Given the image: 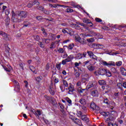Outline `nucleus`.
<instances>
[{
    "label": "nucleus",
    "mask_w": 126,
    "mask_h": 126,
    "mask_svg": "<svg viewBox=\"0 0 126 126\" xmlns=\"http://www.w3.org/2000/svg\"><path fill=\"white\" fill-rule=\"evenodd\" d=\"M87 53L89 56L90 58H91V59H94V60L98 61L99 62H100L101 64H102V65H104L105 66H108V67L109 66H115V65H116L115 64V62L113 61L107 63V62L102 60V59L98 58L95 55H94L92 51H88Z\"/></svg>",
    "instance_id": "f257e3e1"
},
{
    "label": "nucleus",
    "mask_w": 126,
    "mask_h": 126,
    "mask_svg": "<svg viewBox=\"0 0 126 126\" xmlns=\"http://www.w3.org/2000/svg\"><path fill=\"white\" fill-rule=\"evenodd\" d=\"M27 12L25 11L18 12V14L14 13V11H12L11 20L13 22H20L23 20V18H26Z\"/></svg>",
    "instance_id": "f03ea898"
},
{
    "label": "nucleus",
    "mask_w": 126,
    "mask_h": 126,
    "mask_svg": "<svg viewBox=\"0 0 126 126\" xmlns=\"http://www.w3.org/2000/svg\"><path fill=\"white\" fill-rule=\"evenodd\" d=\"M74 38L76 41V42H79V43H81V44H83V45H84L85 44H86V41L84 39H81L80 37H79V35H78V34L76 33L74 36Z\"/></svg>",
    "instance_id": "7ed1b4c3"
},
{
    "label": "nucleus",
    "mask_w": 126,
    "mask_h": 126,
    "mask_svg": "<svg viewBox=\"0 0 126 126\" xmlns=\"http://www.w3.org/2000/svg\"><path fill=\"white\" fill-rule=\"evenodd\" d=\"M76 90L78 91V93H80V94L83 93V92L85 91V89H83L81 88V82L79 81L77 83Z\"/></svg>",
    "instance_id": "20e7f679"
},
{
    "label": "nucleus",
    "mask_w": 126,
    "mask_h": 126,
    "mask_svg": "<svg viewBox=\"0 0 126 126\" xmlns=\"http://www.w3.org/2000/svg\"><path fill=\"white\" fill-rule=\"evenodd\" d=\"M97 82L95 81L89 82L87 86V89H90V88H97Z\"/></svg>",
    "instance_id": "39448f33"
},
{
    "label": "nucleus",
    "mask_w": 126,
    "mask_h": 126,
    "mask_svg": "<svg viewBox=\"0 0 126 126\" xmlns=\"http://www.w3.org/2000/svg\"><path fill=\"white\" fill-rule=\"evenodd\" d=\"M91 95L93 97H98L99 96V91L97 88H92L91 90Z\"/></svg>",
    "instance_id": "423d86ee"
},
{
    "label": "nucleus",
    "mask_w": 126,
    "mask_h": 126,
    "mask_svg": "<svg viewBox=\"0 0 126 126\" xmlns=\"http://www.w3.org/2000/svg\"><path fill=\"white\" fill-rule=\"evenodd\" d=\"M74 59V56L72 55H70L68 57L62 61V64L64 65L66 63H69L72 61Z\"/></svg>",
    "instance_id": "0eeeda50"
},
{
    "label": "nucleus",
    "mask_w": 126,
    "mask_h": 126,
    "mask_svg": "<svg viewBox=\"0 0 126 126\" xmlns=\"http://www.w3.org/2000/svg\"><path fill=\"white\" fill-rule=\"evenodd\" d=\"M105 71H106V69L99 68L97 71L94 72L95 75H105Z\"/></svg>",
    "instance_id": "6e6552de"
},
{
    "label": "nucleus",
    "mask_w": 126,
    "mask_h": 126,
    "mask_svg": "<svg viewBox=\"0 0 126 126\" xmlns=\"http://www.w3.org/2000/svg\"><path fill=\"white\" fill-rule=\"evenodd\" d=\"M13 82L15 85L14 90H15V91L17 92H18L20 89V86H19V83L15 80H13Z\"/></svg>",
    "instance_id": "1a4fd4ad"
},
{
    "label": "nucleus",
    "mask_w": 126,
    "mask_h": 126,
    "mask_svg": "<svg viewBox=\"0 0 126 126\" xmlns=\"http://www.w3.org/2000/svg\"><path fill=\"white\" fill-rule=\"evenodd\" d=\"M118 116V113L116 111H112L111 114H110V117H112V118L109 117V121H114L115 119H116V117Z\"/></svg>",
    "instance_id": "9d476101"
},
{
    "label": "nucleus",
    "mask_w": 126,
    "mask_h": 126,
    "mask_svg": "<svg viewBox=\"0 0 126 126\" xmlns=\"http://www.w3.org/2000/svg\"><path fill=\"white\" fill-rule=\"evenodd\" d=\"M103 103H105V104H107V105H110V107H112L111 109L113 110V108H114L116 105V103L115 102L110 103V101L108 100V99H105L103 100Z\"/></svg>",
    "instance_id": "9b49d317"
},
{
    "label": "nucleus",
    "mask_w": 126,
    "mask_h": 126,
    "mask_svg": "<svg viewBox=\"0 0 126 126\" xmlns=\"http://www.w3.org/2000/svg\"><path fill=\"white\" fill-rule=\"evenodd\" d=\"M120 71L122 75L126 76V69L124 67H121L120 68Z\"/></svg>",
    "instance_id": "f8f14e48"
},
{
    "label": "nucleus",
    "mask_w": 126,
    "mask_h": 126,
    "mask_svg": "<svg viewBox=\"0 0 126 126\" xmlns=\"http://www.w3.org/2000/svg\"><path fill=\"white\" fill-rule=\"evenodd\" d=\"M49 92L51 95H55L56 90H55V89L53 87V85H51L49 87Z\"/></svg>",
    "instance_id": "ddd939ff"
},
{
    "label": "nucleus",
    "mask_w": 126,
    "mask_h": 126,
    "mask_svg": "<svg viewBox=\"0 0 126 126\" xmlns=\"http://www.w3.org/2000/svg\"><path fill=\"white\" fill-rule=\"evenodd\" d=\"M81 120L84 121V122H86V123H88L89 122V118L86 117V115H83L81 117Z\"/></svg>",
    "instance_id": "4468645a"
},
{
    "label": "nucleus",
    "mask_w": 126,
    "mask_h": 126,
    "mask_svg": "<svg viewBox=\"0 0 126 126\" xmlns=\"http://www.w3.org/2000/svg\"><path fill=\"white\" fill-rule=\"evenodd\" d=\"M91 108L93 109V110H99L98 106H96V104H95V103L93 102H92L91 104Z\"/></svg>",
    "instance_id": "2eb2a0df"
},
{
    "label": "nucleus",
    "mask_w": 126,
    "mask_h": 126,
    "mask_svg": "<svg viewBox=\"0 0 126 126\" xmlns=\"http://www.w3.org/2000/svg\"><path fill=\"white\" fill-rule=\"evenodd\" d=\"M105 74H106L107 77H111L112 76V73L108 69H105Z\"/></svg>",
    "instance_id": "dca6fc26"
},
{
    "label": "nucleus",
    "mask_w": 126,
    "mask_h": 126,
    "mask_svg": "<svg viewBox=\"0 0 126 126\" xmlns=\"http://www.w3.org/2000/svg\"><path fill=\"white\" fill-rule=\"evenodd\" d=\"M100 114L104 117H108L110 115V112H105V111H100Z\"/></svg>",
    "instance_id": "f3484780"
},
{
    "label": "nucleus",
    "mask_w": 126,
    "mask_h": 126,
    "mask_svg": "<svg viewBox=\"0 0 126 126\" xmlns=\"http://www.w3.org/2000/svg\"><path fill=\"white\" fill-rule=\"evenodd\" d=\"M115 45L116 46H120V47H126V43L124 42H117Z\"/></svg>",
    "instance_id": "a211bd4d"
},
{
    "label": "nucleus",
    "mask_w": 126,
    "mask_h": 126,
    "mask_svg": "<svg viewBox=\"0 0 126 126\" xmlns=\"http://www.w3.org/2000/svg\"><path fill=\"white\" fill-rule=\"evenodd\" d=\"M79 102L82 105H86V100L84 98H81L79 100Z\"/></svg>",
    "instance_id": "6ab92c4d"
},
{
    "label": "nucleus",
    "mask_w": 126,
    "mask_h": 126,
    "mask_svg": "<svg viewBox=\"0 0 126 126\" xmlns=\"http://www.w3.org/2000/svg\"><path fill=\"white\" fill-rule=\"evenodd\" d=\"M43 79V77L42 76H39L35 78V81L38 82V83H40L41 82V80Z\"/></svg>",
    "instance_id": "aec40b11"
},
{
    "label": "nucleus",
    "mask_w": 126,
    "mask_h": 126,
    "mask_svg": "<svg viewBox=\"0 0 126 126\" xmlns=\"http://www.w3.org/2000/svg\"><path fill=\"white\" fill-rule=\"evenodd\" d=\"M0 35L4 37V38H7V34L2 32V31H0Z\"/></svg>",
    "instance_id": "412c9836"
},
{
    "label": "nucleus",
    "mask_w": 126,
    "mask_h": 126,
    "mask_svg": "<svg viewBox=\"0 0 126 126\" xmlns=\"http://www.w3.org/2000/svg\"><path fill=\"white\" fill-rule=\"evenodd\" d=\"M76 59L77 60H80V59H82V54L81 53L77 54L76 56Z\"/></svg>",
    "instance_id": "4be33fe9"
},
{
    "label": "nucleus",
    "mask_w": 126,
    "mask_h": 126,
    "mask_svg": "<svg viewBox=\"0 0 126 126\" xmlns=\"http://www.w3.org/2000/svg\"><path fill=\"white\" fill-rule=\"evenodd\" d=\"M74 122L75 124H76V125H79V126L81 125V121H80L79 119H76V120Z\"/></svg>",
    "instance_id": "5701e85b"
},
{
    "label": "nucleus",
    "mask_w": 126,
    "mask_h": 126,
    "mask_svg": "<svg viewBox=\"0 0 126 126\" xmlns=\"http://www.w3.org/2000/svg\"><path fill=\"white\" fill-rule=\"evenodd\" d=\"M87 68H88V69H89V70H90V71H92L94 70V66H93L92 65L88 66Z\"/></svg>",
    "instance_id": "b1692460"
},
{
    "label": "nucleus",
    "mask_w": 126,
    "mask_h": 126,
    "mask_svg": "<svg viewBox=\"0 0 126 126\" xmlns=\"http://www.w3.org/2000/svg\"><path fill=\"white\" fill-rule=\"evenodd\" d=\"M98 83L100 85H105V84H106V82L104 80H99Z\"/></svg>",
    "instance_id": "393cba45"
},
{
    "label": "nucleus",
    "mask_w": 126,
    "mask_h": 126,
    "mask_svg": "<svg viewBox=\"0 0 126 126\" xmlns=\"http://www.w3.org/2000/svg\"><path fill=\"white\" fill-rule=\"evenodd\" d=\"M68 90L69 92H73L74 91V88L73 86H70L68 88Z\"/></svg>",
    "instance_id": "a878e982"
},
{
    "label": "nucleus",
    "mask_w": 126,
    "mask_h": 126,
    "mask_svg": "<svg viewBox=\"0 0 126 126\" xmlns=\"http://www.w3.org/2000/svg\"><path fill=\"white\" fill-rule=\"evenodd\" d=\"M29 67H30V70H32V72H35V70H36V69H35V67H34L33 66L30 65Z\"/></svg>",
    "instance_id": "bb28decb"
},
{
    "label": "nucleus",
    "mask_w": 126,
    "mask_h": 126,
    "mask_svg": "<svg viewBox=\"0 0 126 126\" xmlns=\"http://www.w3.org/2000/svg\"><path fill=\"white\" fill-rule=\"evenodd\" d=\"M56 43L55 42H52L51 44L50 49H54V48H56Z\"/></svg>",
    "instance_id": "cd10ccee"
},
{
    "label": "nucleus",
    "mask_w": 126,
    "mask_h": 126,
    "mask_svg": "<svg viewBox=\"0 0 126 126\" xmlns=\"http://www.w3.org/2000/svg\"><path fill=\"white\" fill-rule=\"evenodd\" d=\"M122 64H123V62H122V61H119L116 63V65L117 66H121Z\"/></svg>",
    "instance_id": "c85d7f7f"
},
{
    "label": "nucleus",
    "mask_w": 126,
    "mask_h": 126,
    "mask_svg": "<svg viewBox=\"0 0 126 126\" xmlns=\"http://www.w3.org/2000/svg\"><path fill=\"white\" fill-rule=\"evenodd\" d=\"M42 42H43V43H45L46 44H48V43H50V39H43Z\"/></svg>",
    "instance_id": "c756f323"
},
{
    "label": "nucleus",
    "mask_w": 126,
    "mask_h": 126,
    "mask_svg": "<svg viewBox=\"0 0 126 126\" xmlns=\"http://www.w3.org/2000/svg\"><path fill=\"white\" fill-rule=\"evenodd\" d=\"M74 47V45L73 44H70L68 46V49H69V50H72Z\"/></svg>",
    "instance_id": "7c9ffc66"
},
{
    "label": "nucleus",
    "mask_w": 126,
    "mask_h": 126,
    "mask_svg": "<svg viewBox=\"0 0 126 126\" xmlns=\"http://www.w3.org/2000/svg\"><path fill=\"white\" fill-rule=\"evenodd\" d=\"M63 84L65 87H67V86H68V83H67V82L65 80H63Z\"/></svg>",
    "instance_id": "2f4dec72"
},
{
    "label": "nucleus",
    "mask_w": 126,
    "mask_h": 126,
    "mask_svg": "<svg viewBox=\"0 0 126 126\" xmlns=\"http://www.w3.org/2000/svg\"><path fill=\"white\" fill-rule=\"evenodd\" d=\"M96 47V49H103V48H104V45L101 44H97Z\"/></svg>",
    "instance_id": "473e14b6"
},
{
    "label": "nucleus",
    "mask_w": 126,
    "mask_h": 126,
    "mask_svg": "<svg viewBox=\"0 0 126 126\" xmlns=\"http://www.w3.org/2000/svg\"><path fill=\"white\" fill-rule=\"evenodd\" d=\"M87 41H88V42H89L90 43H92V42H94L95 41V39L94 38H91L87 39Z\"/></svg>",
    "instance_id": "72a5a7b5"
},
{
    "label": "nucleus",
    "mask_w": 126,
    "mask_h": 126,
    "mask_svg": "<svg viewBox=\"0 0 126 126\" xmlns=\"http://www.w3.org/2000/svg\"><path fill=\"white\" fill-rule=\"evenodd\" d=\"M4 69L6 71H8V72H10V71H11V69H12V68L11 67H10L9 68H5L4 67Z\"/></svg>",
    "instance_id": "f704fd0d"
},
{
    "label": "nucleus",
    "mask_w": 126,
    "mask_h": 126,
    "mask_svg": "<svg viewBox=\"0 0 126 126\" xmlns=\"http://www.w3.org/2000/svg\"><path fill=\"white\" fill-rule=\"evenodd\" d=\"M33 38L35 41H39V40H40V37H39L37 35H34Z\"/></svg>",
    "instance_id": "c9c22d12"
},
{
    "label": "nucleus",
    "mask_w": 126,
    "mask_h": 126,
    "mask_svg": "<svg viewBox=\"0 0 126 126\" xmlns=\"http://www.w3.org/2000/svg\"><path fill=\"white\" fill-rule=\"evenodd\" d=\"M24 24L25 27H27L30 25V23H29V22H24Z\"/></svg>",
    "instance_id": "e433bc0d"
},
{
    "label": "nucleus",
    "mask_w": 126,
    "mask_h": 126,
    "mask_svg": "<svg viewBox=\"0 0 126 126\" xmlns=\"http://www.w3.org/2000/svg\"><path fill=\"white\" fill-rule=\"evenodd\" d=\"M65 100L67 102V103H68L69 104L71 105V102H71V100H70V99L68 98V97H66Z\"/></svg>",
    "instance_id": "4c0bfd02"
},
{
    "label": "nucleus",
    "mask_w": 126,
    "mask_h": 126,
    "mask_svg": "<svg viewBox=\"0 0 126 126\" xmlns=\"http://www.w3.org/2000/svg\"><path fill=\"white\" fill-rule=\"evenodd\" d=\"M111 70L112 72H113V73H117V69H116V68H115V67L112 68L111 69Z\"/></svg>",
    "instance_id": "58836bf2"
},
{
    "label": "nucleus",
    "mask_w": 126,
    "mask_h": 126,
    "mask_svg": "<svg viewBox=\"0 0 126 126\" xmlns=\"http://www.w3.org/2000/svg\"><path fill=\"white\" fill-rule=\"evenodd\" d=\"M88 81V78H83L82 79V82H83V83H84L85 82H86Z\"/></svg>",
    "instance_id": "ea45409f"
},
{
    "label": "nucleus",
    "mask_w": 126,
    "mask_h": 126,
    "mask_svg": "<svg viewBox=\"0 0 126 126\" xmlns=\"http://www.w3.org/2000/svg\"><path fill=\"white\" fill-rule=\"evenodd\" d=\"M119 52H115L111 54V53H108V55H110V56H116V55H119Z\"/></svg>",
    "instance_id": "a19ab883"
},
{
    "label": "nucleus",
    "mask_w": 126,
    "mask_h": 126,
    "mask_svg": "<svg viewBox=\"0 0 126 126\" xmlns=\"http://www.w3.org/2000/svg\"><path fill=\"white\" fill-rule=\"evenodd\" d=\"M77 115L78 116V117H82V112H81V111H78L77 113Z\"/></svg>",
    "instance_id": "79ce46f5"
},
{
    "label": "nucleus",
    "mask_w": 126,
    "mask_h": 126,
    "mask_svg": "<svg viewBox=\"0 0 126 126\" xmlns=\"http://www.w3.org/2000/svg\"><path fill=\"white\" fill-rule=\"evenodd\" d=\"M45 69L46 70H48V69H50V63H47L46 64V66L45 67Z\"/></svg>",
    "instance_id": "37998d69"
},
{
    "label": "nucleus",
    "mask_w": 126,
    "mask_h": 126,
    "mask_svg": "<svg viewBox=\"0 0 126 126\" xmlns=\"http://www.w3.org/2000/svg\"><path fill=\"white\" fill-rule=\"evenodd\" d=\"M35 115H36V116H41V111L37 110Z\"/></svg>",
    "instance_id": "c03bdc74"
},
{
    "label": "nucleus",
    "mask_w": 126,
    "mask_h": 126,
    "mask_svg": "<svg viewBox=\"0 0 126 126\" xmlns=\"http://www.w3.org/2000/svg\"><path fill=\"white\" fill-rule=\"evenodd\" d=\"M59 53H60V54H63V48H59L58 49Z\"/></svg>",
    "instance_id": "a18cd8bd"
},
{
    "label": "nucleus",
    "mask_w": 126,
    "mask_h": 126,
    "mask_svg": "<svg viewBox=\"0 0 126 126\" xmlns=\"http://www.w3.org/2000/svg\"><path fill=\"white\" fill-rule=\"evenodd\" d=\"M38 44L40 46V47L41 48H44L45 47V46L44 45V44L43 43H42V42H40L38 43Z\"/></svg>",
    "instance_id": "49530a36"
},
{
    "label": "nucleus",
    "mask_w": 126,
    "mask_h": 126,
    "mask_svg": "<svg viewBox=\"0 0 126 126\" xmlns=\"http://www.w3.org/2000/svg\"><path fill=\"white\" fill-rule=\"evenodd\" d=\"M117 86L119 88V89L122 90V87L121 86H123V85H122V83H119L117 84Z\"/></svg>",
    "instance_id": "de8ad7c7"
},
{
    "label": "nucleus",
    "mask_w": 126,
    "mask_h": 126,
    "mask_svg": "<svg viewBox=\"0 0 126 126\" xmlns=\"http://www.w3.org/2000/svg\"><path fill=\"white\" fill-rule=\"evenodd\" d=\"M75 77L77 78V77H79V76H80V73H79V72H76L75 74Z\"/></svg>",
    "instance_id": "09e8293b"
},
{
    "label": "nucleus",
    "mask_w": 126,
    "mask_h": 126,
    "mask_svg": "<svg viewBox=\"0 0 126 126\" xmlns=\"http://www.w3.org/2000/svg\"><path fill=\"white\" fill-rule=\"evenodd\" d=\"M81 64V63H77V62H76L75 63V67H77V66H79V64Z\"/></svg>",
    "instance_id": "8fccbe9b"
},
{
    "label": "nucleus",
    "mask_w": 126,
    "mask_h": 126,
    "mask_svg": "<svg viewBox=\"0 0 126 126\" xmlns=\"http://www.w3.org/2000/svg\"><path fill=\"white\" fill-rule=\"evenodd\" d=\"M73 26L75 27V28L76 29H80V28L79 27V26H78L76 24H73Z\"/></svg>",
    "instance_id": "3c124183"
},
{
    "label": "nucleus",
    "mask_w": 126,
    "mask_h": 126,
    "mask_svg": "<svg viewBox=\"0 0 126 126\" xmlns=\"http://www.w3.org/2000/svg\"><path fill=\"white\" fill-rule=\"evenodd\" d=\"M95 21H96V22H102V20H101V19L98 18H95Z\"/></svg>",
    "instance_id": "603ef678"
},
{
    "label": "nucleus",
    "mask_w": 126,
    "mask_h": 126,
    "mask_svg": "<svg viewBox=\"0 0 126 126\" xmlns=\"http://www.w3.org/2000/svg\"><path fill=\"white\" fill-rule=\"evenodd\" d=\"M81 36H82V37H84V38H85V37H88L90 35H89V34H81Z\"/></svg>",
    "instance_id": "864d4df0"
},
{
    "label": "nucleus",
    "mask_w": 126,
    "mask_h": 126,
    "mask_svg": "<svg viewBox=\"0 0 126 126\" xmlns=\"http://www.w3.org/2000/svg\"><path fill=\"white\" fill-rule=\"evenodd\" d=\"M36 19L39 21H41L42 20V16H38L36 17Z\"/></svg>",
    "instance_id": "5fc2aeb1"
},
{
    "label": "nucleus",
    "mask_w": 126,
    "mask_h": 126,
    "mask_svg": "<svg viewBox=\"0 0 126 126\" xmlns=\"http://www.w3.org/2000/svg\"><path fill=\"white\" fill-rule=\"evenodd\" d=\"M27 6L28 7H32V6H33V3H30L28 4Z\"/></svg>",
    "instance_id": "6e6d98bb"
},
{
    "label": "nucleus",
    "mask_w": 126,
    "mask_h": 126,
    "mask_svg": "<svg viewBox=\"0 0 126 126\" xmlns=\"http://www.w3.org/2000/svg\"><path fill=\"white\" fill-rule=\"evenodd\" d=\"M24 82L25 84V87H28V82L27 81H24Z\"/></svg>",
    "instance_id": "4d7b16f0"
},
{
    "label": "nucleus",
    "mask_w": 126,
    "mask_h": 126,
    "mask_svg": "<svg viewBox=\"0 0 126 126\" xmlns=\"http://www.w3.org/2000/svg\"><path fill=\"white\" fill-rule=\"evenodd\" d=\"M83 22H84V23H88V19H83Z\"/></svg>",
    "instance_id": "13d9d810"
},
{
    "label": "nucleus",
    "mask_w": 126,
    "mask_h": 126,
    "mask_svg": "<svg viewBox=\"0 0 126 126\" xmlns=\"http://www.w3.org/2000/svg\"><path fill=\"white\" fill-rule=\"evenodd\" d=\"M60 42V40H57L56 41L54 42V43H55V45H60L59 43Z\"/></svg>",
    "instance_id": "bf43d9fd"
},
{
    "label": "nucleus",
    "mask_w": 126,
    "mask_h": 126,
    "mask_svg": "<svg viewBox=\"0 0 126 126\" xmlns=\"http://www.w3.org/2000/svg\"><path fill=\"white\" fill-rule=\"evenodd\" d=\"M42 31L43 32V34L44 35V36H47V33L45 32V29H42Z\"/></svg>",
    "instance_id": "052dcab7"
},
{
    "label": "nucleus",
    "mask_w": 126,
    "mask_h": 126,
    "mask_svg": "<svg viewBox=\"0 0 126 126\" xmlns=\"http://www.w3.org/2000/svg\"><path fill=\"white\" fill-rule=\"evenodd\" d=\"M56 67L58 69H61V64H57Z\"/></svg>",
    "instance_id": "680f3d73"
},
{
    "label": "nucleus",
    "mask_w": 126,
    "mask_h": 126,
    "mask_svg": "<svg viewBox=\"0 0 126 126\" xmlns=\"http://www.w3.org/2000/svg\"><path fill=\"white\" fill-rule=\"evenodd\" d=\"M34 4H37V5L39 4V2L38 1V0H35L33 2Z\"/></svg>",
    "instance_id": "e2e57ef3"
},
{
    "label": "nucleus",
    "mask_w": 126,
    "mask_h": 126,
    "mask_svg": "<svg viewBox=\"0 0 126 126\" xmlns=\"http://www.w3.org/2000/svg\"><path fill=\"white\" fill-rule=\"evenodd\" d=\"M43 121H44V123L46 124L47 125H48L49 124V121L46 120V119H43Z\"/></svg>",
    "instance_id": "0e129e2a"
},
{
    "label": "nucleus",
    "mask_w": 126,
    "mask_h": 126,
    "mask_svg": "<svg viewBox=\"0 0 126 126\" xmlns=\"http://www.w3.org/2000/svg\"><path fill=\"white\" fill-rule=\"evenodd\" d=\"M118 123H119V124H120V125H122V124H123V123H124V121H123L122 120L120 119L118 120Z\"/></svg>",
    "instance_id": "69168bd1"
},
{
    "label": "nucleus",
    "mask_w": 126,
    "mask_h": 126,
    "mask_svg": "<svg viewBox=\"0 0 126 126\" xmlns=\"http://www.w3.org/2000/svg\"><path fill=\"white\" fill-rule=\"evenodd\" d=\"M122 86H123L124 88H126V82L123 83Z\"/></svg>",
    "instance_id": "338daca9"
},
{
    "label": "nucleus",
    "mask_w": 126,
    "mask_h": 126,
    "mask_svg": "<svg viewBox=\"0 0 126 126\" xmlns=\"http://www.w3.org/2000/svg\"><path fill=\"white\" fill-rule=\"evenodd\" d=\"M113 125L114 124L113 123H112L111 122H108V126H114Z\"/></svg>",
    "instance_id": "774afa93"
}]
</instances>
